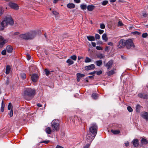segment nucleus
Returning a JSON list of instances; mask_svg holds the SVG:
<instances>
[{"label":"nucleus","mask_w":148,"mask_h":148,"mask_svg":"<svg viewBox=\"0 0 148 148\" xmlns=\"http://www.w3.org/2000/svg\"><path fill=\"white\" fill-rule=\"evenodd\" d=\"M14 23L13 19L11 17H5L4 20L0 23V30H3L8 25H12Z\"/></svg>","instance_id":"1"},{"label":"nucleus","mask_w":148,"mask_h":148,"mask_svg":"<svg viewBox=\"0 0 148 148\" xmlns=\"http://www.w3.org/2000/svg\"><path fill=\"white\" fill-rule=\"evenodd\" d=\"M35 93L36 91L34 89L27 88L24 90V97L26 100H29L34 97Z\"/></svg>","instance_id":"2"},{"label":"nucleus","mask_w":148,"mask_h":148,"mask_svg":"<svg viewBox=\"0 0 148 148\" xmlns=\"http://www.w3.org/2000/svg\"><path fill=\"white\" fill-rule=\"evenodd\" d=\"M36 34V32L34 31L30 33L21 34L19 36V37L23 39L28 40L33 39L35 36Z\"/></svg>","instance_id":"3"},{"label":"nucleus","mask_w":148,"mask_h":148,"mask_svg":"<svg viewBox=\"0 0 148 148\" xmlns=\"http://www.w3.org/2000/svg\"><path fill=\"white\" fill-rule=\"evenodd\" d=\"M51 127L53 131H58L60 129V125L59 121L58 119L53 120L51 122Z\"/></svg>","instance_id":"4"},{"label":"nucleus","mask_w":148,"mask_h":148,"mask_svg":"<svg viewBox=\"0 0 148 148\" xmlns=\"http://www.w3.org/2000/svg\"><path fill=\"white\" fill-rule=\"evenodd\" d=\"M89 130L92 135H94V136H96L97 131V126L96 123H93L91 125Z\"/></svg>","instance_id":"5"},{"label":"nucleus","mask_w":148,"mask_h":148,"mask_svg":"<svg viewBox=\"0 0 148 148\" xmlns=\"http://www.w3.org/2000/svg\"><path fill=\"white\" fill-rule=\"evenodd\" d=\"M125 45L127 49H129L132 47L133 48L135 47L133 41L130 39L125 40Z\"/></svg>","instance_id":"6"},{"label":"nucleus","mask_w":148,"mask_h":148,"mask_svg":"<svg viewBox=\"0 0 148 148\" xmlns=\"http://www.w3.org/2000/svg\"><path fill=\"white\" fill-rule=\"evenodd\" d=\"M125 45V40L123 39L121 40L118 42L117 47L119 48H123Z\"/></svg>","instance_id":"7"},{"label":"nucleus","mask_w":148,"mask_h":148,"mask_svg":"<svg viewBox=\"0 0 148 148\" xmlns=\"http://www.w3.org/2000/svg\"><path fill=\"white\" fill-rule=\"evenodd\" d=\"M95 136L94 135L92 136L91 134H88L86 136V140L88 142L91 143L94 139Z\"/></svg>","instance_id":"8"},{"label":"nucleus","mask_w":148,"mask_h":148,"mask_svg":"<svg viewBox=\"0 0 148 148\" xmlns=\"http://www.w3.org/2000/svg\"><path fill=\"white\" fill-rule=\"evenodd\" d=\"M9 6L11 8L16 10H17L18 9V7L17 4L12 2H10L8 3Z\"/></svg>","instance_id":"9"},{"label":"nucleus","mask_w":148,"mask_h":148,"mask_svg":"<svg viewBox=\"0 0 148 148\" xmlns=\"http://www.w3.org/2000/svg\"><path fill=\"white\" fill-rule=\"evenodd\" d=\"M7 42V40L4 39L2 36H0V47H2Z\"/></svg>","instance_id":"10"},{"label":"nucleus","mask_w":148,"mask_h":148,"mask_svg":"<svg viewBox=\"0 0 148 148\" xmlns=\"http://www.w3.org/2000/svg\"><path fill=\"white\" fill-rule=\"evenodd\" d=\"M113 60H110L106 64L105 66L107 67L108 70H109L111 68L113 64Z\"/></svg>","instance_id":"11"},{"label":"nucleus","mask_w":148,"mask_h":148,"mask_svg":"<svg viewBox=\"0 0 148 148\" xmlns=\"http://www.w3.org/2000/svg\"><path fill=\"white\" fill-rule=\"evenodd\" d=\"M31 79L33 82H36L38 79V75L36 74H33L31 77Z\"/></svg>","instance_id":"12"},{"label":"nucleus","mask_w":148,"mask_h":148,"mask_svg":"<svg viewBox=\"0 0 148 148\" xmlns=\"http://www.w3.org/2000/svg\"><path fill=\"white\" fill-rule=\"evenodd\" d=\"M141 116L144 119H146V121L148 120V113L146 112H143L141 113Z\"/></svg>","instance_id":"13"},{"label":"nucleus","mask_w":148,"mask_h":148,"mask_svg":"<svg viewBox=\"0 0 148 148\" xmlns=\"http://www.w3.org/2000/svg\"><path fill=\"white\" fill-rule=\"evenodd\" d=\"M138 96L140 98L143 99H147L148 98L147 95L144 93H139L138 94Z\"/></svg>","instance_id":"14"},{"label":"nucleus","mask_w":148,"mask_h":148,"mask_svg":"<svg viewBox=\"0 0 148 148\" xmlns=\"http://www.w3.org/2000/svg\"><path fill=\"white\" fill-rule=\"evenodd\" d=\"M95 68V66L94 64H91L89 65L86 66L85 68L86 70H89L93 69Z\"/></svg>","instance_id":"15"},{"label":"nucleus","mask_w":148,"mask_h":148,"mask_svg":"<svg viewBox=\"0 0 148 148\" xmlns=\"http://www.w3.org/2000/svg\"><path fill=\"white\" fill-rule=\"evenodd\" d=\"M6 50L8 53H11L13 50V48L11 46L8 45L7 46Z\"/></svg>","instance_id":"16"},{"label":"nucleus","mask_w":148,"mask_h":148,"mask_svg":"<svg viewBox=\"0 0 148 148\" xmlns=\"http://www.w3.org/2000/svg\"><path fill=\"white\" fill-rule=\"evenodd\" d=\"M132 142L135 147H137L139 145L138 140V139H134Z\"/></svg>","instance_id":"17"},{"label":"nucleus","mask_w":148,"mask_h":148,"mask_svg":"<svg viewBox=\"0 0 148 148\" xmlns=\"http://www.w3.org/2000/svg\"><path fill=\"white\" fill-rule=\"evenodd\" d=\"M88 10L90 11H92L95 8V6L92 5H88L87 7Z\"/></svg>","instance_id":"18"},{"label":"nucleus","mask_w":148,"mask_h":148,"mask_svg":"<svg viewBox=\"0 0 148 148\" xmlns=\"http://www.w3.org/2000/svg\"><path fill=\"white\" fill-rule=\"evenodd\" d=\"M67 7L70 9H73L75 7V5L73 3H70L67 5Z\"/></svg>","instance_id":"19"},{"label":"nucleus","mask_w":148,"mask_h":148,"mask_svg":"<svg viewBox=\"0 0 148 148\" xmlns=\"http://www.w3.org/2000/svg\"><path fill=\"white\" fill-rule=\"evenodd\" d=\"M99 95L96 93H93L92 94L91 97L92 98L96 100L97 99Z\"/></svg>","instance_id":"20"},{"label":"nucleus","mask_w":148,"mask_h":148,"mask_svg":"<svg viewBox=\"0 0 148 148\" xmlns=\"http://www.w3.org/2000/svg\"><path fill=\"white\" fill-rule=\"evenodd\" d=\"M115 73V69H113L111 71H109L107 73L108 76H110Z\"/></svg>","instance_id":"21"},{"label":"nucleus","mask_w":148,"mask_h":148,"mask_svg":"<svg viewBox=\"0 0 148 148\" xmlns=\"http://www.w3.org/2000/svg\"><path fill=\"white\" fill-rule=\"evenodd\" d=\"M141 143L143 145H146L148 143V141L146 139L143 138L141 139Z\"/></svg>","instance_id":"22"},{"label":"nucleus","mask_w":148,"mask_h":148,"mask_svg":"<svg viewBox=\"0 0 148 148\" xmlns=\"http://www.w3.org/2000/svg\"><path fill=\"white\" fill-rule=\"evenodd\" d=\"M66 62L68 64V66L71 65L74 63V62L71 59H68L66 61Z\"/></svg>","instance_id":"23"},{"label":"nucleus","mask_w":148,"mask_h":148,"mask_svg":"<svg viewBox=\"0 0 148 148\" xmlns=\"http://www.w3.org/2000/svg\"><path fill=\"white\" fill-rule=\"evenodd\" d=\"M142 107L139 104L137 105L136 107V111L137 112H139L141 109Z\"/></svg>","instance_id":"24"},{"label":"nucleus","mask_w":148,"mask_h":148,"mask_svg":"<svg viewBox=\"0 0 148 148\" xmlns=\"http://www.w3.org/2000/svg\"><path fill=\"white\" fill-rule=\"evenodd\" d=\"M87 38L88 40L90 41H93L95 40L94 37L93 36H87Z\"/></svg>","instance_id":"25"},{"label":"nucleus","mask_w":148,"mask_h":148,"mask_svg":"<svg viewBox=\"0 0 148 148\" xmlns=\"http://www.w3.org/2000/svg\"><path fill=\"white\" fill-rule=\"evenodd\" d=\"M46 132L47 134H50L52 132L51 129L50 127H48L46 129Z\"/></svg>","instance_id":"26"},{"label":"nucleus","mask_w":148,"mask_h":148,"mask_svg":"<svg viewBox=\"0 0 148 148\" xmlns=\"http://www.w3.org/2000/svg\"><path fill=\"white\" fill-rule=\"evenodd\" d=\"M102 38L103 40L106 42L108 40V38L106 34H103L102 36Z\"/></svg>","instance_id":"27"},{"label":"nucleus","mask_w":148,"mask_h":148,"mask_svg":"<svg viewBox=\"0 0 148 148\" xmlns=\"http://www.w3.org/2000/svg\"><path fill=\"white\" fill-rule=\"evenodd\" d=\"M96 65L98 66H100L102 64V61L101 60H99L96 62Z\"/></svg>","instance_id":"28"},{"label":"nucleus","mask_w":148,"mask_h":148,"mask_svg":"<svg viewBox=\"0 0 148 148\" xmlns=\"http://www.w3.org/2000/svg\"><path fill=\"white\" fill-rule=\"evenodd\" d=\"M74 121H78L79 122L80 121H82L81 118L80 117H79L78 116H74Z\"/></svg>","instance_id":"29"},{"label":"nucleus","mask_w":148,"mask_h":148,"mask_svg":"<svg viewBox=\"0 0 148 148\" xmlns=\"http://www.w3.org/2000/svg\"><path fill=\"white\" fill-rule=\"evenodd\" d=\"M10 67L9 65H7L6 68V71L5 73L6 74H9L10 71Z\"/></svg>","instance_id":"30"},{"label":"nucleus","mask_w":148,"mask_h":148,"mask_svg":"<svg viewBox=\"0 0 148 148\" xmlns=\"http://www.w3.org/2000/svg\"><path fill=\"white\" fill-rule=\"evenodd\" d=\"M87 7V5L84 4H82L80 5L81 9L83 10L86 9Z\"/></svg>","instance_id":"31"},{"label":"nucleus","mask_w":148,"mask_h":148,"mask_svg":"<svg viewBox=\"0 0 148 148\" xmlns=\"http://www.w3.org/2000/svg\"><path fill=\"white\" fill-rule=\"evenodd\" d=\"M5 104L3 102V101H2L1 103V111L2 112H3L4 111V108L5 107Z\"/></svg>","instance_id":"32"},{"label":"nucleus","mask_w":148,"mask_h":148,"mask_svg":"<svg viewBox=\"0 0 148 148\" xmlns=\"http://www.w3.org/2000/svg\"><path fill=\"white\" fill-rule=\"evenodd\" d=\"M97 57L99 59H103L105 58V56L102 54H99L97 55Z\"/></svg>","instance_id":"33"},{"label":"nucleus","mask_w":148,"mask_h":148,"mask_svg":"<svg viewBox=\"0 0 148 148\" xmlns=\"http://www.w3.org/2000/svg\"><path fill=\"white\" fill-rule=\"evenodd\" d=\"M111 132L114 134H119L120 132L119 130H111Z\"/></svg>","instance_id":"34"},{"label":"nucleus","mask_w":148,"mask_h":148,"mask_svg":"<svg viewBox=\"0 0 148 148\" xmlns=\"http://www.w3.org/2000/svg\"><path fill=\"white\" fill-rule=\"evenodd\" d=\"M45 74L47 76H48L50 74V72L51 71L52 72L53 71H50L48 70L47 69H45Z\"/></svg>","instance_id":"35"},{"label":"nucleus","mask_w":148,"mask_h":148,"mask_svg":"<svg viewBox=\"0 0 148 148\" xmlns=\"http://www.w3.org/2000/svg\"><path fill=\"white\" fill-rule=\"evenodd\" d=\"M21 76L22 79H25L26 77V75L25 73H21L20 74Z\"/></svg>","instance_id":"36"},{"label":"nucleus","mask_w":148,"mask_h":148,"mask_svg":"<svg viewBox=\"0 0 148 148\" xmlns=\"http://www.w3.org/2000/svg\"><path fill=\"white\" fill-rule=\"evenodd\" d=\"M91 61V59L88 57H86L85 60V62L86 63H88L90 62Z\"/></svg>","instance_id":"37"},{"label":"nucleus","mask_w":148,"mask_h":148,"mask_svg":"<svg viewBox=\"0 0 148 148\" xmlns=\"http://www.w3.org/2000/svg\"><path fill=\"white\" fill-rule=\"evenodd\" d=\"M71 59H72L74 61H75L77 59V56L76 55H73L71 56L70 57Z\"/></svg>","instance_id":"38"},{"label":"nucleus","mask_w":148,"mask_h":148,"mask_svg":"<svg viewBox=\"0 0 148 148\" xmlns=\"http://www.w3.org/2000/svg\"><path fill=\"white\" fill-rule=\"evenodd\" d=\"M77 76L78 77L80 78L81 77H83L85 76V75L84 74H82L80 73H78L77 74Z\"/></svg>","instance_id":"39"},{"label":"nucleus","mask_w":148,"mask_h":148,"mask_svg":"<svg viewBox=\"0 0 148 148\" xmlns=\"http://www.w3.org/2000/svg\"><path fill=\"white\" fill-rule=\"evenodd\" d=\"M128 111L130 112H131L133 111L132 108L130 106H128L127 108Z\"/></svg>","instance_id":"40"},{"label":"nucleus","mask_w":148,"mask_h":148,"mask_svg":"<svg viewBox=\"0 0 148 148\" xmlns=\"http://www.w3.org/2000/svg\"><path fill=\"white\" fill-rule=\"evenodd\" d=\"M148 36V34L147 33L143 34L142 35V37L144 38H145Z\"/></svg>","instance_id":"41"},{"label":"nucleus","mask_w":148,"mask_h":148,"mask_svg":"<svg viewBox=\"0 0 148 148\" xmlns=\"http://www.w3.org/2000/svg\"><path fill=\"white\" fill-rule=\"evenodd\" d=\"M13 111L12 109L11 110L10 113H9V115L10 116V117H11L13 116Z\"/></svg>","instance_id":"42"},{"label":"nucleus","mask_w":148,"mask_h":148,"mask_svg":"<svg viewBox=\"0 0 148 148\" xmlns=\"http://www.w3.org/2000/svg\"><path fill=\"white\" fill-rule=\"evenodd\" d=\"M3 12V10L2 7H0V16L1 15Z\"/></svg>","instance_id":"43"},{"label":"nucleus","mask_w":148,"mask_h":148,"mask_svg":"<svg viewBox=\"0 0 148 148\" xmlns=\"http://www.w3.org/2000/svg\"><path fill=\"white\" fill-rule=\"evenodd\" d=\"M108 1H104L103 2L102 4L103 5H105L108 4Z\"/></svg>","instance_id":"44"},{"label":"nucleus","mask_w":148,"mask_h":148,"mask_svg":"<svg viewBox=\"0 0 148 148\" xmlns=\"http://www.w3.org/2000/svg\"><path fill=\"white\" fill-rule=\"evenodd\" d=\"M100 27L102 29H104L105 28V25L103 23L100 24Z\"/></svg>","instance_id":"45"},{"label":"nucleus","mask_w":148,"mask_h":148,"mask_svg":"<svg viewBox=\"0 0 148 148\" xmlns=\"http://www.w3.org/2000/svg\"><path fill=\"white\" fill-rule=\"evenodd\" d=\"M118 26H123L124 25L123 24V23L122 22H121V21H119L118 22Z\"/></svg>","instance_id":"46"},{"label":"nucleus","mask_w":148,"mask_h":148,"mask_svg":"<svg viewBox=\"0 0 148 148\" xmlns=\"http://www.w3.org/2000/svg\"><path fill=\"white\" fill-rule=\"evenodd\" d=\"M11 108H12V105L11 103H10L8 106V109L9 110H10Z\"/></svg>","instance_id":"47"},{"label":"nucleus","mask_w":148,"mask_h":148,"mask_svg":"<svg viewBox=\"0 0 148 148\" xmlns=\"http://www.w3.org/2000/svg\"><path fill=\"white\" fill-rule=\"evenodd\" d=\"M1 54L4 56L6 54V51L5 49H4L1 52Z\"/></svg>","instance_id":"48"},{"label":"nucleus","mask_w":148,"mask_h":148,"mask_svg":"<svg viewBox=\"0 0 148 148\" xmlns=\"http://www.w3.org/2000/svg\"><path fill=\"white\" fill-rule=\"evenodd\" d=\"M95 37L96 39H99L100 38V36L98 34H96Z\"/></svg>","instance_id":"49"},{"label":"nucleus","mask_w":148,"mask_h":148,"mask_svg":"<svg viewBox=\"0 0 148 148\" xmlns=\"http://www.w3.org/2000/svg\"><path fill=\"white\" fill-rule=\"evenodd\" d=\"M52 12L53 14L55 15H57L58 14V12L55 10H52Z\"/></svg>","instance_id":"50"},{"label":"nucleus","mask_w":148,"mask_h":148,"mask_svg":"<svg viewBox=\"0 0 148 148\" xmlns=\"http://www.w3.org/2000/svg\"><path fill=\"white\" fill-rule=\"evenodd\" d=\"M96 49L98 50H102L103 49L100 46H97Z\"/></svg>","instance_id":"51"},{"label":"nucleus","mask_w":148,"mask_h":148,"mask_svg":"<svg viewBox=\"0 0 148 148\" xmlns=\"http://www.w3.org/2000/svg\"><path fill=\"white\" fill-rule=\"evenodd\" d=\"M102 73L101 71H99L97 72V75H100Z\"/></svg>","instance_id":"52"},{"label":"nucleus","mask_w":148,"mask_h":148,"mask_svg":"<svg viewBox=\"0 0 148 148\" xmlns=\"http://www.w3.org/2000/svg\"><path fill=\"white\" fill-rule=\"evenodd\" d=\"M104 32V31L103 30H101V29H99V34H102V33H103Z\"/></svg>","instance_id":"53"},{"label":"nucleus","mask_w":148,"mask_h":148,"mask_svg":"<svg viewBox=\"0 0 148 148\" xmlns=\"http://www.w3.org/2000/svg\"><path fill=\"white\" fill-rule=\"evenodd\" d=\"M49 140H45L44 141H42L41 142V143H44L45 144H47L49 142Z\"/></svg>","instance_id":"54"},{"label":"nucleus","mask_w":148,"mask_h":148,"mask_svg":"<svg viewBox=\"0 0 148 148\" xmlns=\"http://www.w3.org/2000/svg\"><path fill=\"white\" fill-rule=\"evenodd\" d=\"M143 16L144 17H146L147 16L148 14L146 13H143Z\"/></svg>","instance_id":"55"},{"label":"nucleus","mask_w":148,"mask_h":148,"mask_svg":"<svg viewBox=\"0 0 148 148\" xmlns=\"http://www.w3.org/2000/svg\"><path fill=\"white\" fill-rule=\"evenodd\" d=\"M90 146L89 144H87L84 147V148H88Z\"/></svg>","instance_id":"56"},{"label":"nucleus","mask_w":148,"mask_h":148,"mask_svg":"<svg viewBox=\"0 0 148 148\" xmlns=\"http://www.w3.org/2000/svg\"><path fill=\"white\" fill-rule=\"evenodd\" d=\"M27 60H30L31 59V57L29 55H27Z\"/></svg>","instance_id":"57"},{"label":"nucleus","mask_w":148,"mask_h":148,"mask_svg":"<svg viewBox=\"0 0 148 148\" xmlns=\"http://www.w3.org/2000/svg\"><path fill=\"white\" fill-rule=\"evenodd\" d=\"M125 144L126 147H127L129 145V143L127 141L126 143H125Z\"/></svg>","instance_id":"58"},{"label":"nucleus","mask_w":148,"mask_h":148,"mask_svg":"<svg viewBox=\"0 0 148 148\" xmlns=\"http://www.w3.org/2000/svg\"><path fill=\"white\" fill-rule=\"evenodd\" d=\"M56 148H64L62 147L59 145H57L56 147Z\"/></svg>","instance_id":"59"},{"label":"nucleus","mask_w":148,"mask_h":148,"mask_svg":"<svg viewBox=\"0 0 148 148\" xmlns=\"http://www.w3.org/2000/svg\"><path fill=\"white\" fill-rule=\"evenodd\" d=\"M96 71H93V72H90V73H89V75H93V74H94L95 73H96Z\"/></svg>","instance_id":"60"},{"label":"nucleus","mask_w":148,"mask_h":148,"mask_svg":"<svg viewBox=\"0 0 148 148\" xmlns=\"http://www.w3.org/2000/svg\"><path fill=\"white\" fill-rule=\"evenodd\" d=\"M91 43L92 46L93 47H95L96 46V43L95 42H92Z\"/></svg>","instance_id":"61"},{"label":"nucleus","mask_w":148,"mask_h":148,"mask_svg":"<svg viewBox=\"0 0 148 148\" xmlns=\"http://www.w3.org/2000/svg\"><path fill=\"white\" fill-rule=\"evenodd\" d=\"M74 1L77 3H79L80 1V0H74Z\"/></svg>","instance_id":"62"},{"label":"nucleus","mask_w":148,"mask_h":148,"mask_svg":"<svg viewBox=\"0 0 148 148\" xmlns=\"http://www.w3.org/2000/svg\"><path fill=\"white\" fill-rule=\"evenodd\" d=\"M108 45H109L110 46H112L113 44L112 42H110L108 43Z\"/></svg>","instance_id":"63"},{"label":"nucleus","mask_w":148,"mask_h":148,"mask_svg":"<svg viewBox=\"0 0 148 148\" xmlns=\"http://www.w3.org/2000/svg\"><path fill=\"white\" fill-rule=\"evenodd\" d=\"M19 32H16L14 33V35H18L19 34Z\"/></svg>","instance_id":"64"}]
</instances>
